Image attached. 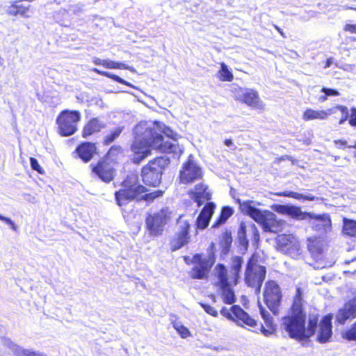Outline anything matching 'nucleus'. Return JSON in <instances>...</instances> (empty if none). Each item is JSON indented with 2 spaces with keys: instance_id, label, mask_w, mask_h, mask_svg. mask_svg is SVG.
<instances>
[{
  "instance_id": "72a5a7b5",
  "label": "nucleus",
  "mask_w": 356,
  "mask_h": 356,
  "mask_svg": "<svg viewBox=\"0 0 356 356\" xmlns=\"http://www.w3.org/2000/svg\"><path fill=\"white\" fill-rule=\"evenodd\" d=\"M318 322L320 321L317 315L309 317L307 327H305V339L315 334Z\"/></svg>"
},
{
  "instance_id": "49530a36",
  "label": "nucleus",
  "mask_w": 356,
  "mask_h": 356,
  "mask_svg": "<svg viewBox=\"0 0 356 356\" xmlns=\"http://www.w3.org/2000/svg\"><path fill=\"white\" fill-rule=\"evenodd\" d=\"M321 92L325 94L327 97L339 95V92L337 90L332 88H323L321 89Z\"/></svg>"
},
{
  "instance_id": "3c124183",
  "label": "nucleus",
  "mask_w": 356,
  "mask_h": 356,
  "mask_svg": "<svg viewBox=\"0 0 356 356\" xmlns=\"http://www.w3.org/2000/svg\"><path fill=\"white\" fill-rule=\"evenodd\" d=\"M121 147L120 146H113L110 148L108 154L110 156H114L115 154H118V153L121 152Z\"/></svg>"
},
{
  "instance_id": "e433bc0d",
  "label": "nucleus",
  "mask_w": 356,
  "mask_h": 356,
  "mask_svg": "<svg viewBox=\"0 0 356 356\" xmlns=\"http://www.w3.org/2000/svg\"><path fill=\"white\" fill-rule=\"evenodd\" d=\"M341 337L347 341H356V321L341 333Z\"/></svg>"
},
{
  "instance_id": "a19ab883",
  "label": "nucleus",
  "mask_w": 356,
  "mask_h": 356,
  "mask_svg": "<svg viewBox=\"0 0 356 356\" xmlns=\"http://www.w3.org/2000/svg\"><path fill=\"white\" fill-rule=\"evenodd\" d=\"M30 165L33 170L42 175L44 173L43 168L39 165L38 161L35 158H30Z\"/></svg>"
},
{
  "instance_id": "69168bd1",
  "label": "nucleus",
  "mask_w": 356,
  "mask_h": 356,
  "mask_svg": "<svg viewBox=\"0 0 356 356\" xmlns=\"http://www.w3.org/2000/svg\"><path fill=\"white\" fill-rule=\"evenodd\" d=\"M348 148H355L356 149V144L354 145H349Z\"/></svg>"
},
{
  "instance_id": "4468645a",
  "label": "nucleus",
  "mask_w": 356,
  "mask_h": 356,
  "mask_svg": "<svg viewBox=\"0 0 356 356\" xmlns=\"http://www.w3.org/2000/svg\"><path fill=\"white\" fill-rule=\"evenodd\" d=\"M276 249L283 254L291 257L300 254V243L298 238L291 234L277 235L275 239Z\"/></svg>"
},
{
  "instance_id": "39448f33",
  "label": "nucleus",
  "mask_w": 356,
  "mask_h": 356,
  "mask_svg": "<svg viewBox=\"0 0 356 356\" xmlns=\"http://www.w3.org/2000/svg\"><path fill=\"white\" fill-rule=\"evenodd\" d=\"M240 204L241 211L249 216L261 225L264 232L278 233L284 229L286 221L277 219L276 215L269 210H261L252 206L253 201L246 200Z\"/></svg>"
},
{
  "instance_id": "9b49d317",
  "label": "nucleus",
  "mask_w": 356,
  "mask_h": 356,
  "mask_svg": "<svg viewBox=\"0 0 356 356\" xmlns=\"http://www.w3.org/2000/svg\"><path fill=\"white\" fill-rule=\"evenodd\" d=\"M172 213L170 209H162L159 211L149 214L145 219L146 227L151 236L162 234L165 225L170 220Z\"/></svg>"
},
{
  "instance_id": "79ce46f5",
  "label": "nucleus",
  "mask_w": 356,
  "mask_h": 356,
  "mask_svg": "<svg viewBox=\"0 0 356 356\" xmlns=\"http://www.w3.org/2000/svg\"><path fill=\"white\" fill-rule=\"evenodd\" d=\"M289 207V205L275 204L273 207V209L278 213L287 215Z\"/></svg>"
},
{
  "instance_id": "4d7b16f0",
  "label": "nucleus",
  "mask_w": 356,
  "mask_h": 356,
  "mask_svg": "<svg viewBox=\"0 0 356 356\" xmlns=\"http://www.w3.org/2000/svg\"><path fill=\"white\" fill-rule=\"evenodd\" d=\"M277 162L279 163L280 161H286V160H291L290 159V156H287V155H283L279 158H277Z\"/></svg>"
},
{
  "instance_id": "603ef678",
  "label": "nucleus",
  "mask_w": 356,
  "mask_h": 356,
  "mask_svg": "<svg viewBox=\"0 0 356 356\" xmlns=\"http://www.w3.org/2000/svg\"><path fill=\"white\" fill-rule=\"evenodd\" d=\"M346 302L356 311V291L353 293V297Z\"/></svg>"
},
{
  "instance_id": "864d4df0",
  "label": "nucleus",
  "mask_w": 356,
  "mask_h": 356,
  "mask_svg": "<svg viewBox=\"0 0 356 356\" xmlns=\"http://www.w3.org/2000/svg\"><path fill=\"white\" fill-rule=\"evenodd\" d=\"M224 240L225 243L227 245V248L226 250L225 251V253H227L228 252L229 248L232 243V239L230 234H225L224 236Z\"/></svg>"
},
{
  "instance_id": "f03ea898",
  "label": "nucleus",
  "mask_w": 356,
  "mask_h": 356,
  "mask_svg": "<svg viewBox=\"0 0 356 356\" xmlns=\"http://www.w3.org/2000/svg\"><path fill=\"white\" fill-rule=\"evenodd\" d=\"M243 263L242 257L236 255L231 258L229 269L221 263L215 266L213 285L225 304L236 302L234 287L238 283Z\"/></svg>"
},
{
  "instance_id": "09e8293b",
  "label": "nucleus",
  "mask_w": 356,
  "mask_h": 356,
  "mask_svg": "<svg viewBox=\"0 0 356 356\" xmlns=\"http://www.w3.org/2000/svg\"><path fill=\"white\" fill-rule=\"evenodd\" d=\"M334 144L336 146V147L339 149H345L346 147H348L349 145H348V143L346 140H334Z\"/></svg>"
},
{
  "instance_id": "f257e3e1",
  "label": "nucleus",
  "mask_w": 356,
  "mask_h": 356,
  "mask_svg": "<svg viewBox=\"0 0 356 356\" xmlns=\"http://www.w3.org/2000/svg\"><path fill=\"white\" fill-rule=\"evenodd\" d=\"M134 140L131 147L134 153V163H140L150 154V148L161 152L172 153L175 146L170 141L164 140L163 134L177 140V134L160 122H140L134 129Z\"/></svg>"
},
{
  "instance_id": "0e129e2a",
  "label": "nucleus",
  "mask_w": 356,
  "mask_h": 356,
  "mask_svg": "<svg viewBox=\"0 0 356 356\" xmlns=\"http://www.w3.org/2000/svg\"><path fill=\"white\" fill-rule=\"evenodd\" d=\"M330 59H328V60H327V63H326L325 67H329V66H330Z\"/></svg>"
},
{
  "instance_id": "a211bd4d",
  "label": "nucleus",
  "mask_w": 356,
  "mask_h": 356,
  "mask_svg": "<svg viewBox=\"0 0 356 356\" xmlns=\"http://www.w3.org/2000/svg\"><path fill=\"white\" fill-rule=\"evenodd\" d=\"M332 318L333 314L329 313L321 319L316 338L319 343H325L330 340L332 336Z\"/></svg>"
},
{
  "instance_id": "c03bdc74",
  "label": "nucleus",
  "mask_w": 356,
  "mask_h": 356,
  "mask_svg": "<svg viewBox=\"0 0 356 356\" xmlns=\"http://www.w3.org/2000/svg\"><path fill=\"white\" fill-rule=\"evenodd\" d=\"M0 220L4 222L6 224H7L10 229H12L13 231L17 232V226L15 225V223L13 222L12 219L10 218L3 216L0 214Z\"/></svg>"
},
{
  "instance_id": "f3484780",
  "label": "nucleus",
  "mask_w": 356,
  "mask_h": 356,
  "mask_svg": "<svg viewBox=\"0 0 356 356\" xmlns=\"http://www.w3.org/2000/svg\"><path fill=\"white\" fill-rule=\"evenodd\" d=\"M307 219L312 220L310 226L317 232L327 233L332 229V220L329 213L315 214L310 212V216Z\"/></svg>"
},
{
  "instance_id": "37998d69",
  "label": "nucleus",
  "mask_w": 356,
  "mask_h": 356,
  "mask_svg": "<svg viewBox=\"0 0 356 356\" xmlns=\"http://www.w3.org/2000/svg\"><path fill=\"white\" fill-rule=\"evenodd\" d=\"M201 306L204 309V310L211 316L214 317H216L218 316V312L216 311V309L209 304L201 303Z\"/></svg>"
},
{
  "instance_id": "8fccbe9b",
  "label": "nucleus",
  "mask_w": 356,
  "mask_h": 356,
  "mask_svg": "<svg viewBox=\"0 0 356 356\" xmlns=\"http://www.w3.org/2000/svg\"><path fill=\"white\" fill-rule=\"evenodd\" d=\"M179 335L182 338H186L191 335L190 331L183 325L179 326Z\"/></svg>"
},
{
  "instance_id": "dca6fc26",
  "label": "nucleus",
  "mask_w": 356,
  "mask_h": 356,
  "mask_svg": "<svg viewBox=\"0 0 356 356\" xmlns=\"http://www.w3.org/2000/svg\"><path fill=\"white\" fill-rule=\"evenodd\" d=\"M202 177V168L192 160H188L184 163L181 170H179V179L184 184L193 183L201 179Z\"/></svg>"
},
{
  "instance_id": "f704fd0d",
  "label": "nucleus",
  "mask_w": 356,
  "mask_h": 356,
  "mask_svg": "<svg viewBox=\"0 0 356 356\" xmlns=\"http://www.w3.org/2000/svg\"><path fill=\"white\" fill-rule=\"evenodd\" d=\"M93 71L95 72H96L97 74H100V75H102V76L111 78L113 80H114L116 82H118L120 83L124 84L126 86H130V87H132V88L134 87L131 83H130L127 82V81L124 80L123 79H122L119 76L115 75L114 74H112L111 72H106V71H102V70H100L99 69H97V68L93 69Z\"/></svg>"
},
{
  "instance_id": "473e14b6",
  "label": "nucleus",
  "mask_w": 356,
  "mask_h": 356,
  "mask_svg": "<svg viewBox=\"0 0 356 356\" xmlns=\"http://www.w3.org/2000/svg\"><path fill=\"white\" fill-rule=\"evenodd\" d=\"M234 213V209L229 206H224L222 207L220 213L216 219L213 226H218L225 223L229 218Z\"/></svg>"
},
{
  "instance_id": "052dcab7",
  "label": "nucleus",
  "mask_w": 356,
  "mask_h": 356,
  "mask_svg": "<svg viewBox=\"0 0 356 356\" xmlns=\"http://www.w3.org/2000/svg\"><path fill=\"white\" fill-rule=\"evenodd\" d=\"M274 27L280 33L281 35H282L284 38H285L283 31L279 26H277V25H275Z\"/></svg>"
},
{
  "instance_id": "b1692460",
  "label": "nucleus",
  "mask_w": 356,
  "mask_h": 356,
  "mask_svg": "<svg viewBox=\"0 0 356 356\" xmlns=\"http://www.w3.org/2000/svg\"><path fill=\"white\" fill-rule=\"evenodd\" d=\"M79 157L84 162L90 161L96 152V146L94 143L85 142L76 148Z\"/></svg>"
},
{
  "instance_id": "c85d7f7f",
  "label": "nucleus",
  "mask_w": 356,
  "mask_h": 356,
  "mask_svg": "<svg viewBox=\"0 0 356 356\" xmlns=\"http://www.w3.org/2000/svg\"><path fill=\"white\" fill-rule=\"evenodd\" d=\"M275 195L278 197H291L296 200H303L307 201H314L315 200V197L312 195H305L293 191H281L275 193Z\"/></svg>"
},
{
  "instance_id": "6ab92c4d",
  "label": "nucleus",
  "mask_w": 356,
  "mask_h": 356,
  "mask_svg": "<svg viewBox=\"0 0 356 356\" xmlns=\"http://www.w3.org/2000/svg\"><path fill=\"white\" fill-rule=\"evenodd\" d=\"M237 94L236 99L248 106L256 107L260 102L259 93L254 89L239 88Z\"/></svg>"
},
{
  "instance_id": "13d9d810",
  "label": "nucleus",
  "mask_w": 356,
  "mask_h": 356,
  "mask_svg": "<svg viewBox=\"0 0 356 356\" xmlns=\"http://www.w3.org/2000/svg\"><path fill=\"white\" fill-rule=\"evenodd\" d=\"M224 144H225L226 146L229 147V146L232 145L233 143H232V139L228 138V139H225V140H224Z\"/></svg>"
},
{
  "instance_id": "2f4dec72",
  "label": "nucleus",
  "mask_w": 356,
  "mask_h": 356,
  "mask_svg": "<svg viewBox=\"0 0 356 356\" xmlns=\"http://www.w3.org/2000/svg\"><path fill=\"white\" fill-rule=\"evenodd\" d=\"M29 10V7L24 6L21 4H18L17 3H13L7 8V13L13 16L21 15L24 17H29V16L26 15Z\"/></svg>"
},
{
  "instance_id": "58836bf2",
  "label": "nucleus",
  "mask_w": 356,
  "mask_h": 356,
  "mask_svg": "<svg viewBox=\"0 0 356 356\" xmlns=\"http://www.w3.org/2000/svg\"><path fill=\"white\" fill-rule=\"evenodd\" d=\"M238 236L242 244L245 245H248V240L246 237V225L243 222H241L238 229Z\"/></svg>"
},
{
  "instance_id": "a18cd8bd",
  "label": "nucleus",
  "mask_w": 356,
  "mask_h": 356,
  "mask_svg": "<svg viewBox=\"0 0 356 356\" xmlns=\"http://www.w3.org/2000/svg\"><path fill=\"white\" fill-rule=\"evenodd\" d=\"M348 122L350 126L356 127V108H351Z\"/></svg>"
},
{
  "instance_id": "5701e85b",
  "label": "nucleus",
  "mask_w": 356,
  "mask_h": 356,
  "mask_svg": "<svg viewBox=\"0 0 356 356\" xmlns=\"http://www.w3.org/2000/svg\"><path fill=\"white\" fill-rule=\"evenodd\" d=\"M307 245L314 259H321L323 257L324 243L321 238L316 236L309 238Z\"/></svg>"
},
{
  "instance_id": "7c9ffc66",
  "label": "nucleus",
  "mask_w": 356,
  "mask_h": 356,
  "mask_svg": "<svg viewBox=\"0 0 356 356\" xmlns=\"http://www.w3.org/2000/svg\"><path fill=\"white\" fill-rule=\"evenodd\" d=\"M220 68L217 72L218 79L223 82H231L234 80L232 72L228 69L227 65L225 63H220Z\"/></svg>"
},
{
  "instance_id": "ddd939ff",
  "label": "nucleus",
  "mask_w": 356,
  "mask_h": 356,
  "mask_svg": "<svg viewBox=\"0 0 356 356\" xmlns=\"http://www.w3.org/2000/svg\"><path fill=\"white\" fill-rule=\"evenodd\" d=\"M340 111L342 115L339 120V124L344 123L348 118V109L346 106L337 105L327 110L316 111L312 108H307L302 114V119L305 121L314 120H325L329 115L334 114Z\"/></svg>"
},
{
  "instance_id": "0eeeda50",
  "label": "nucleus",
  "mask_w": 356,
  "mask_h": 356,
  "mask_svg": "<svg viewBox=\"0 0 356 356\" xmlns=\"http://www.w3.org/2000/svg\"><path fill=\"white\" fill-rule=\"evenodd\" d=\"M266 273V267L259 264V255L254 253L247 261L244 282L248 286L254 289L257 293H260Z\"/></svg>"
},
{
  "instance_id": "4be33fe9",
  "label": "nucleus",
  "mask_w": 356,
  "mask_h": 356,
  "mask_svg": "<svg viewBox=\"0 0 356 356\" xmlns=\"http://www.w3.org/2000/svg\"><path fill=\"white\" fill-rule=\"evenodd\" d=\"M3 345L7 347L15 356H47L45 354L34 351L31 349H25L15 343L9 338L3 339Z\"/></svg>"
},
{
  "instance_id": "c756f323",
  "label": "nucleus",
  "mask_w": 356,
  "mask_h": 356,
  "mask_svg": "<svg viewBox=\"0 0 356 356\" xmlns=\"http://www.w3.org/2000/svg\"><path fill=\"white\" fill-rule=\"evenodd\" d=\"M287 216L292 218L303 220H306L307 217L310 216V212L302 211L299 207L289 205Z\"/></svg>"
},
{
  "instance_id": "de8ad7c7",
  "label": "nucleus",
  "mask_w": 356,
  "mask_h": 356,
  "mask_svg": "<svg viewBox=\"0 0 356 356\" xmlns=\"http://www.w3.org/2000/svg\"><path fill=\"white\" fill-rule=\"evenodd\" d=\"M343 30L346 32L350 33H355L356 34V24H346L343 27Z\"/></svg>"
},
{
  "instance_id": "cd10ccee",
  "label": "nucleus",
  "mask_w": 356,
  "mask_h": 356,
  "mask_svg": "<svg viewBox=\"0 0 356 356\" xmlns=\"http://www.w3.org/2000/svg\"><path fill=\"white\" fill-rule=\"evenodd\" d=\"M342 232L350 237L356 238V220L343 218Z\"/></svg>"
},
{
  "instance_id": "1a4fd4ad",
  "label": "nucleus",
  "mask_w": 356,
  "mask_h": 356,
  "mask_svg": "<svg viewBox=\"0 0 356 356\" xmlns=\"http://www.w3.org/2000/svg\"><path fill=\"white\" fill-rule=\"evenodd\" d=\"M170 162L167 154L156 157L150 161L142 169L141 177L145 184L149 186H157L161 183L162 172Z\"/></svg>"
},
{
  "instance_id": "9d476101",
  "label": "nucleus",
  "mask_w": 356,
  "mask_h": 356,
  "mask_svg": "<svg viewBox=\"0 0 356 356\" xmlns=\"http://www.w3.org/2000/svg\"><path fill=\"white\" fill-rule=\"evenodd\" d=\"M80 120L81 114L78 111L63 110L56 118L58 133L63 136L73 135L77 130V123Z\"/></svg>"
},
{
  "instance_id": "680f3d73",
  "label": "nucleus",
  "mask_w": 356,
  "mask_h": 356,
  "mask_svg": "<svg viewBox=\"0 0 356 356\" xmlns=\"http://www.w3.org/2000/svg\"><path fill=\"white\" fill-rule=\"evenodd\" d=\"M327 96L325 94L324 95H322L320 97V100L321 102H325L327 100Z\"/></svg>"
},
{
  "instance_id": "a878e982",
  "label": "nucleus",
  "mask_w": 356,
  "mask_h": 356,
  "mask_svg": "<svg viewBox=\"0 0 356 356\" xmlns=\"http://www.w3.org/2000/svg\"><path fill=\"white\" fill-rule=\"evenodd\" d=\"M104 127V123L100 121L98 118H92L84 126L82 131V136L83 138H87L92 134L99 131Z\"/></svg>"
},
{
  "instance_id": "393cba45",
  "label": "nucleus",
  "mask_w": 356,
  "mask_h": 356,
  "mask_svg": "<svg viewBox=\"0 0 356 356\" xmlns=\"http://www.w3.org/2000/svg\"><path fill=\"white\" fill-rule=\"evenodd\" d=\"M356 318V311L353 309L349 304L345 302L340 308L336 315V321L341 325H343L348 319Z\"/></svg>"
},
{
  "instance_id": "aec40b11",
  "label": "nucleus",
  "mask_w": 356,
  "mask_h": 356,
  "mask_svg": "<svg viewBox=\"0 0 356 356\" xmlns=\"http://www.w3.org/2000/svg\"><path fill=\"white\" fill-rule=\"evenodd\" d=\"M215 208L216 205L213 202H209L206 203L195 221V225L197 229H204L208 227Z\"/></svg>"
},
{
  "instance_id": "6e6552de",
  "label": "nucleus",
  "mask_w": 356,
  "mask_h": 356,
  "mask_svg": "<svg viewBox=\"0 0 356 356\" xmlns=\"http://www.w3.org/2000/svg\"><path fill=\"white\" fill-rule=\"evenodd\" d=\"M146 192V188L138 182V176L131 173L122 182V188L115 193V198L120 207L139 198Z\"/></svg>"
},
{
  "instance_id": "e2e57ef3",
  "label": "nucleus",
  "mask_w": 356,
  "mask_h": 356,
  "mask_svg": "<svg viewBox=\"0 0 356 356\" xmlns=\"http://www.w3.org/2000/svg\"><path fill=\"white\" fill-rule=\"evenodd\" d=\"M173 327L178 332V324L176 322H172Z\"/></svg>"
},
{
  "instance_id": "5fc2aeb1",
  "label": "nucleus",
  "mask_w": 356,
  "mask_h": 356,
  "mask_svg": "<svg viewBox=\"0 0 356 356\" xmlns=\"http://www.w3.org/2000/svg\"><path fill=\"white\" fill-rule=\"evenodd\" d=\"M171 250L172 251H176L178 250V241L173 240L171 242Z\"/></svg>"
},
{
  "instance_id": "bb28decb",
  "label": "nucleus",
  "mask_w": 356,
  "mask_h": 356,
  "mask_svg": "<svg viewBox=\"0 0 356 356\" xmlns=\"http://www.w3.org/2000/svg\"><path fill=\"white\" fill-rule=\"evenodd\" d=\"M181 216H179V248L187 245L191 240V236L188 232L191 224L186 220L181 221Z\"/></svg>"
},
{
  "instance_id": "4c0bfd02",
  "label": "nucleus",
  "mask_w": 356,
  "mask_h": 356,
  "mask_svg": "<svg viewBox=\"0 0 356 356\" xmlns=\"http://www.w3.org/2000/svg\"><path fill=\"white\" fill-rule=\"evenodd\" d=\"M103 66L108 69H129V67L124 63L115 62L108 59H104Z\"/></svg>"
},
{
  "instance_id": "c9c22d12",
  "label": "nucleus",
  "mask_w": 356,
  "mask_h": 356,
  "mask_svg": "<svg viewBox=\"0 0 356 356\" xmlns=\"http://www.w3.org/2000/svg\"><path fill=\"white\" fill-rule=\"evenodd\" d=\"M124 129V127H118L108 134L104 140L105 145H109L120 136Z\"/></svg>"
},
{
  "instance_id": "6e6d98bb",
  "label": "nucleus",
  "mask_w": 356,
  "mask_h": 356,
  "mask_svg": "<svg viewBox=\"0 0 356 356\" xmlns=\"http://www.w3.org/2000/svg\"><path fill=\"white\" fill-rule=\"evenodd\" d=\"M93 63L96 65H104V59H100L99 58H94Z\"/></svg>"
},
{
  "instance_id": "bf43d9fd",
  "label": "nucleus",
  "mask_w": 356,
  "mask_h": 356,
  "mask_svg": "<svg viewBox=\"0 0 356 356\" xmlns=\"http://www.w3.org/2000/svg\"><path fill=\"white\" fill-rule=\"evenodd\" d=\"M152 193L145 194V195L141 196V199L147 200L149 197H151L152 199L155 197V196H153V197H152Z\"/></svg>"
},
{
  "instance_id": "f8f14e48",
  "label": "nucleus",
  "mask_w": 356,
  "mask_h": 356,
  "mask_svg": "<svg viewBox=\"0 0 356 356\" xmlns=\"http://www.w3.org/2000/svg\"><path fill=\"white\" fill-rule=\"evenodd\" d=\"M264 302L274 315L279 313V307L282 299L280 286L275 280H268L263 292Z\"/></svg>"
},
{
  "instance_id": "338daca9",
  "label": "nucleus",
  "mask_w": 356,
  "mask_h": 356,
  "mask_svg": "<svg viewBox=\"0 0 356 356\" xmlns=\"http://www.w3.org/2000/svg\"><path fill=\"white\" fill-rule=\"evenodd\" d=\"M37 97L38 98L39 100H41V97H40V95L38 93L37 94Z\"/></svg>"
},
{
  "instance_id": "2eb2a0df",
  "label": "nucleus",
  "mask_w": 356,
  "mask_h": 356,
  "mask_svg": "<svg viewBox=\"0 0 356 356\" xmlns=\"http://www.w3.org/2000/svg\"><path fill=\"white\" fill-rule=\"evenodd\" d=\"M90 167L92 173L105 183H110L116 175L113 165L106 158L100 159L95 165L91 164Z\"/></svg>"
},
{
  "instance_id": "ea45409f",
  "label": "nucleus",
  "mask_w": 356,
  "mask_h": 356,
  "mask_svg": "<svg viewBox=\"0 0 356 356\" xmlns=\"http://www.w3.org/2000/svg\"><path fill=\"white\" fill-rule=\"evenodd\" d=\"M347 50L356 49V38L353 36L346 37L342 42Z\"/></svg>"
},
{
  "instance_id": "423d86ee",
  "label": "nucleus",
  "mask_w": 356,
  "mask_h": 356,
  "mask_svg": "<svg viewBox=\"0 0 356 356\" xmlns=\"http://www.w3.org/2000/svg\"><path fill=\"white\" fill-rule=\"evenodd\" d=\"M207 256L203 257L202 254L196 253L192 258L188 256H184L183 259L186 264H194L190 272V276L194 280L207 279L211 268L214 265L216 256V244L211 243L207 250Z\"/></svg>"
},
{
  "instance_id": "412c9836",
  "label": "nucleus",
  "mask_w": 356,
  "mask_h": 356,
  "mask_svg": "<svg viewBox=\"0 0 356 356\" xmlns=\"http://www.w3.org/2000/svg\"><path fill=\"white\" fill-rule=\"evenodd\" d=\"M207 186L200 183L194 186L193 190L188 191L190 197L197 204V206L200 207L202 205L204 201H209L211 198V195L207 191Z\"/></svg>"
},
{
  "instance_id": "7ed1b4c3",
  "label": "nucleus",
  "mask_w": 356,
  "mask_h": 356,
  "mask_svg": "<svg viewBox=\"0 0 356 356\" xmlns=\"http://www.w3.org/2000/svg\"><path fill=\"white\" fill-rule=\"evenodd\" d=\"M304 293L300 287L296 289L289 313L282 318L281 327L289 336L298 341L305 339L307 314L305 311Z\"/></svg>"
},
{
  "instance_id": "20e7f679",
  "label": "nucleus",
  "mask_w": 356,
  "mask_h": 356,
  "mask_svg": "<svg viewBox=\"0 0 356 356\" xmlns=\"http://www.w3.org/2000/svg\"><path fill=\"white\" fill-rule=\"evenodd\" d=\"M259 311L264 321V325L261 324L259 327L257 321L238 305H232L230 309L222 307L220 310V314L238 325L243 327L248 326L252 328L257 327L266 337L273 334L276 330V326L273 317L261 304H259Z\"/></svg>"
}]
</instances>
